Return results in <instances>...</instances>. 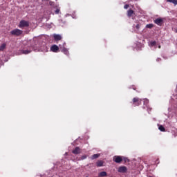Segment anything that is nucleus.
Masks as SVG:
<instances>
[{
  "label": "nucleus",
  "instance_id": "22",
  "mask_svg": "<svg viewBox=\"0 0 177 177\" xmlns=\"http://www.w3.org/2000/svg\"><path fill=\"white\" fill-rule=\"evenodd\" d=\"M55 13V15H59L60 13V8H56Z\"/></svg>",
  "mask_w": 177,
  "mask_h": 177
},
{
  "label": "nucleus",
  "instance_id": "4",
  "mask_svg": "<svg viewBox=\"0 0 177 177\" xmlns=\"http://www.w3.org/2000/svg\"><path fill=\"white\" fill-rule=\"evenodd\" d=\"M113 160L116 162L117 164H120L122 162V156H115L113 158Z\"/></svg>",
  "mask_w": 177,
  "mask_h": 177
},
{
  "label": "nucleus",
  "instance_id": "1",
  "mask_svg": "<svg viewBox=\"0 0 177 177\" xmlns=\"http://www.w3.org/2000/svg\"><path fill=\"white\" fill-rule=\"evenodd\" d=\"M18 26L19 27V28L30 27V21L26 20H21Z\"/></svg>",
  "mask_w": 177,
  "mask_h": 177
},
{
  "label": "nucleus",
  "instance_id": "19",
  "mask_svg": "<svg viewBox=\"0 0 177 177\" xmlns=\"http://www.w3.org/2000/svg\"><path fill=\"white\" fill-rule=\"evenodd\" d=\"M153 27H154V25H153V24H149L146 26L147 28H153Z\"/></svg>",
  "mask_w": 177,
  "mask_h": 177
},
{
  "label": "nucleus",
  "instance_id": "17",
  "mask_svg": "<svg viewBox=\"0 0 177 177\" xmlns=\"http://www.w3.org/2000/svg\"><path fill=\"white\" fill-rule=\"evenodd\" d=\"M167 2H170L171 3H174V5H177V0H167Z\"/></svg>",
  "mask_w": 177,
  "mask_h": 177
},
{
  "label": "nucleus",
  "instance_id": "25",
  "mask_svg": "<svg viewBox=\"0 0 177 177\" xmlns=\"http://www.w3.org/2000/svg\"><path fill=\"white\" fill-rule=\"evenodd\" d=\"M136 28L137 30H139V28H140V24H137V25L136 26Z\"/></svg>",
  "mask_w": 177,
  "mask_h": 177
},
{
  "label": "nucleus",
  "instance_id": "24",
  "mask_svg": "<svg viewBox=\"0 0 177 177\" xmlns=\"http://www.w3.org/2000/svg\"><path fill=\"white\" fill-rule=\"evenodd\" d=\"M128 8H129V4L124 5V9H128Z\"/></svg>",
  "mask_w": 177,
  "mask_h": 177
},
{
  "label": "nucleus",
  "instance_id": "6",
  "mask_svg": "<svg viewBox=\"0 0 177 177\" xmlns=\"http://www.w3.org/2000/svg\"><path fill=\"white\" fill-rule=\"evenodd\" d=\"M154 24L158 26H161L162 24V19L158 18L154 21Z\"/></svg>",
  "mask_w": 177,
  "mask_h": 177
},
{
  "label": "nucleus",
  "instance_id": "12",
  "mask_svg": "<svg viewBox=\"0 0 177 177\" xmlns=\"http://www.w3.org/2000/svg\"><path fill=\"white\" fill-rule=\"evenodd\" d=\"M103 164H104V162H103L102 160H98L96 162V165L97 167H103Z\"/></svg>",
  "mask_w": 177,
  "mask_h": 177
},
{
  "label": "nucleus",
  "instance_id": "3",
  "mask_svg": "<svg viewBox=\"0 0 177 177\" xmlns=\"http://www.w3.org/2000/svg\"><path fill=\"white\" fill-rule=\"evenodd\" d=\"M132 102L134 107H136V106H140V104H142V100H140L139 97L133 98Z\"/></svg>",
  "mask_w": 177,
  "mask_h": 177
},
{
  "label": "nucleus",
  "instance_id": "8",
  "mask_svg": "<svg viewBox=\"0 0 177 177\" xmlns=\"http://www.w3.org/2000/svg\"><path fill=\"white\" fill-rule=\"evenodd\" d=\"M50 50H52V52H57V50H59V46H57V45H53L50 47Z\"/></svg>",
  "mask_w": 177,
  "mask_h": 177
},
{
  "label": "nucleus",
  "instance_id": "28",
  "mask_svg": "<svg viewBox=\"0 0 177 177\" xmlns=\"http://www.w3.org/2000/svg\"><path fill=\"white\" fill-rule=\"evenodd\" d=\"M159 49H161V46H158Z\"/></svg>",
  "mask_w": 177,
  "mask_h": 177
},
{
  "label": "nucleus",
  "instance_id": "16",
  "mask_svg": "<svg viewBox=\"0 0 177 177\" xmlns=\"http://www.w3.org/2000/svg\"><path fill=\"white\" fill-rule=\"evenodd\" d=\"M158 129H160L161 132H165V128L162 125H160Z\"/></svg>",
  "mask_w": 177,
  "mask_h": 177
},
{
  "label": "nucleus",
  "instance_id": "23",
  "mask_svg": "<svg viewBox=\"0 0 177 177\" xmlns=\"http://www.w3.org/2000/svg\"><path fill=\"white\" fill-rule=\"evenodd\" d=\"M156 44L157 43L156 42V41H151L150 45L151 46H156Z\"/></svg>",
  "mask_w": 177,
  "mask_h": 177
},
{
  "label": "nucleus",
  "instance_id": "14",
  "mask_svg": "<svg viewBox=\"0 0 177 177\" xmlns=\"http://www.w3.org/2000/svg\"><path fill=\"white\" fill-rule=\"evenodd\" d=\"M98 176L99 177L107 176V173L106 171H102Z\"/></svg>",
  "mask_w": 177,
  "mask_h": 177
},
{
  "label": "nucleus",
  "instance_id": "26",
  "mask_svg": "<svg viewBox=\"0 0 177 177\" xmlns=\"http://www.w3.org/2000/svg\"><path fill=\"white\" fill-rule=\"evenodd\" d=\"M161 61V58H157L156 62H160Z\"/></svg>",
  "mask_w": 177,
  "mask_h": 177
},
{
  "label": "nucleus",
  "instance_id": "18",
  "mask_svg": "<svg viewBox=\"0 0 177 177\" xmlns=\"http://www.w3.org/2000/svg\"><path fill=\"white\" fill-rule=\"evenodd\" d=\"M5 48H6V44H3L1 45L0 46V50H3L5 49Z\"/></svg>",
  "mask_w": 177,
  "mask_h": 177
},
{
  "label": "nucleus",
  "instance_id": "5",
  "mask_svg": "<svg viewBox=\"0 0 177 177\" xmlns=\"http://www.w3.org/2000/svg\"><path fill=\"white\" fill-rule=\"evenodd\" d=\"M127 171H128V169L125 166H120L118 169V172H120V174H125Z\"/></svg>",
  "mask_w": 177,
  "mask_h": 177
},
{
  "label": "nucleus",
  "instance_id": "2",
  "mask_svg": "<svg viewBox=\"0 0 177 177\" xmlns=\"http://www.w3.org/2000/svg\"><path fill=\"white\" fill-rule=\"evenodd\" d=\"M11 35H14L15 37H20L21 34H23V30L20 29H14L10 31Z\"/></svg>",
  "mask_w": 177,
  "mask_h": 177
},
{
  "label": "nucleus",
  "instance_id": "20",
  "mask_svg": "<svg viewBox=\"0 0 177 177\" xmlns=\"http://www.w3.org/2000/svg\"><path fill=\"white\" fill-rule=\"evenodd\" d=\"M122 161H124V162H129V159L122 156Z\"/></svg>",
  "mask_w": 177,
  "mask_h": 177
},
{
  "label": "nucleus",
  "instance_id": "27",
  "mask_svg": "<svg viewBox=\"0 0 177 177\" xmlns=\"http://www.w3.org/2000/svg\"><path fill=\"white\" fill-rule=\"evenodd\" d=\"M175 32H176L177 33V28L175 29Z\"/></svg>",
  "mask_w": 177,
  "mask_h": 177
},
{
  "label": "nucleus",
  "instance_id": "13",
  "mask_svg": "<svg viewBox=\"0 0 177 177\" xmlns=\"http://www.w3.org/2000/svg\"><path fill=\"white\" fill-rule=\"evenodd\" d=\"M100 157V154H94L91 156V160H96V158H99Z\"/></svg>",
  "mask_w": 177,
  "mask_h": 177
},
{
  "label": "nucleus",
  "instance_id": "9",
  "mask_svg": "<svg viewBox=\"0 0 177 177\" xmlns=\"http://www.w3.org/2000/svg\"><path fill=\"white\" fill-rule=\"evenodd\" d=\"M61 49H62V52H63L64 55H66V56H68V55H70V53L68 52V50L66 48L62 47L61 48Z\"/></svg>",
  "mask_w": 177,
  "mask_h": 177
},
{
  "label": "nucleus",
  "instance_id": "10",
  "mask_svg": "<svg viewBox=\"0 0 177 177\" xmlns=\"http://www.w3.org/2000/svg\"><path fill=\"white\" fill-rule=\"evenodd\" d=\"M133 13H135L133 10H132V9L128 10V11H127L128 17H132Z\"/></svg>",
  "mask_w": 177,
  "mask_h": 177
},
{
  "label": "nucleus",
  "instance_id": "21",
  "mask_svg": "<svg viewBox=\"0 0 177 177\" xmlns=\"http://www.w3.org/2000/svg\"><path fill=\"white\" fill-rule=\"evenodd\" d=\"M87 156L86 155H83L80 158V160H85L87 158Z\"/></svg>",
  "mask_w": 177,
  "mask_h": 177
},
{
  "label": "nucleus",
  "instance_id": "15",
  "mask_svg": "<svg viewBox=\"0 0 177 177\" xmlns=\"http://www.w3.org/2000/svg\"><path fill=\"white\" fill-rule=\"evenodd\" d=\"M22 53L24 55H28V53H31V50H23Z\"/></svg>",
  "mask_w": 177,
  "mask_h": 177
},
{
  "label": "nucleus",
  "instance_id": "11",
  "mask_svg": "<svg viewBox=\"0 0 177 177\" xmlns=\"http://www.w3.org/2000/svg\"><path fill=\"white\" fill-rule=\"evenodd\" d=\"M54 39L55 41H61L62 36L60 35H54Z\"/></svg>",
  "mask_w": 177,
  "mask_h": 177
},
{
  "label": "nucleus",
  "instance_id": "7",
  "mask_svg": "<svg viewBox=\"0 0 177 177\" xmlns=\"http://www.w3.org/2000/svg\"><path fill=\"white\" fill-rule=\"evenodd\" d=\"M72 153L73 154H80V153H81V149H80V147H77L75 148L74 150H73Z\"/></svg>",
  "mask_w": 177,
  "mask_h": 177
}]
</instances>
